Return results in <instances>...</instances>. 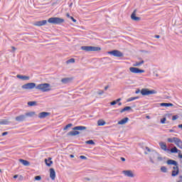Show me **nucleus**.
Returning a JSON list of instances; mask_svg holds the SVG:
<instances>
[{"label":"nucleus","mask_w":182,"mask_h":182,"mask_svg":"<svg viewBox=\"0 0 182 182\" xmlns=\"http://www.w3.org/2000/svg\"><path fill=\"white\" fill-rule=\"evenodd\" d=\"M36 89H37L38 90H41V92H50V90H51L50 84L49 83L39 84L37 86H36Z\"/></svg>","instance_id":"1"},{"label":"nucleus","mask_w":182,"mask_h":182,"mask_svg":"<svg viewBox=\"0 0 182 182\" xmlns=\"http://www.w3.org/2000/svg\"><path fill=\"white\" fill-rule=\"evenodd\" d=\"M48 22L49 23H53L54 25H60V23H63V22H65V19L59 17H51L48 18Z\"/></svg>","instance_id":"2"},{"label":"nucleus","mask_w":182,"mask_h":182,"mask_svg":"<svg viewBox=\"0 0 182 182\" xmlns=\"http://www.w3.org/2000/svg\"><path fill=\"white\" fill-rule=\"evenodd\" d=\"M81 49L82 50H85L86 52H97L99 50H102L100 47H95V46H82Z\"/></svg>","instance_id":"3"},{"label":"nucleus","mask_w":182,"mask_h":182,"mask_svg":"<svg viewBox=\"0 0 182 182\" xmlns=\"http://www.w3.org/2000/svg\"><path fill=\"white\" fill-rule=\"evenodd\" d=\"M157 93V91L152 90H149L147 88H143L141 90V94L142 95V96H149L150 95H156Z\"/></svg>","instance_id":"4"},{"label":"nucleus","mask_w":182,"mask_h":182,"mask_svg":"<svg viewBox=\"0 0 182 182\" xmlns=\"http://www.w3.org/2000/svg\"><path fill=\"white\" fill-rule=\"evenodd\" d=\"M109 55H112V56H115V58H123V53L119 51V50H113L112 51L108 52Z\"/></svg>","instance_id":"5"},{"label":"nucleus","mask_w":182,"mask_h":182,"mask_svg":"<svg viewBox=\"0 0 182 182\" xmlns=\"http://www.w3.org/2000/svg\"><path fill=\"white\" fill-rule=\"evenodd\" d=\"M21 87L22 89H25L26 90L34 89V87H36V84L35 82H28L27 84L23 85Z\"/></svg>","instance_id":"6"},{"label":"nucleus","mask_w":182,"mask_h":182,"mask_svg":"<svg viewBox=\"0 0 182 182\" xmlns=\"http://www.w3.org/2000/svg\"><path fill=\"white\" fill-rule=\"evenodd\" d=\"M130 72L132 73H144V70H140L138 68L131 67L129 68Z\"/></svg>","instance_id":"7"},{"label":"nucleus","mask_w":182,"mask_h":182,"mask_svg":"<svg viewBox=\"0 0 182 182\" xmlns=\"http://www.w3.org/2000/svg\"><path fill=\"white\" fill-rule=\"evenodd\" d=\"M46 23H48V21L43 20V21H36L33 25L34 26H45Z\"/></svg>","instance_id":"8"},{"label":"nucleus","mask_w":182,"mask_h":182,"mask_svg":"<svg viewBox=\"0 0 182 182\" xmlns=\"http://www.w3.org/2000/svg\"><path fill=\"white\" fill-rule=\"evenodd\" d=\"M159 146L161 150H164V151H170V149L167 148V144H166V142H163V141L159 142Z\"/></svg>","instance_id":"9"},{"label":"nucleus","mask_w":182,"mask_h":182,"mask_svg":"<svg viewBox=\"0 0 182 182\" xmlns=\"http://www.w3.org/2000/svg\"><path fill=\"white\" fill-rule=\"evenodd\" d=\"M73 80V77H65L61 79V82L63 85H68V83H70Z\"/></svg>","instance_id":"10"},{"label":"nucleus","mask_w":182,"mask_h":182,"mask_svg":"<svg viewBox=\"0 0 182 182\" xmlns=\"http://www.w3.org/2000/svg\"><path fill=\"white\" fill-rule=\"evenodd\" d=\"M48 116H50V112H43L38 114L39 119H45L46 117H48Z\"/></svg>","instance_id":"11"},{"label":"nucleus","mask_w":182,"mask_h":182,"mask_svg":"<svg viewBox=\"0 0 182 182\" xmlns=\"http://www.w3.org/2000/svg\"><path fill=\"white\" fill-rule=\"evenodd\" d=\"M50 178L51 180H55V178H56V172L53 168H50Z\"/></svg>","instance_id":"12"},{"label":"nucleus","mask_w":182,"mask_h":182,"mask_svg":"<svg viewBox=\"0 0 182 182\" xmlns=\"http://www.w3.org/2000/svg\"><path fill=\"white\" fill-rule=\"evenodd\" d=\"M25 120H26V115L25 114H21L16 117V122H25Z\"/></svg>","instance_id":"13"},{"label":"nucleus","mask_w":182,"mask_h":182,"mask_svg":"<svg viewBox=\"0 0 182 182\" xmlns=\"http://www.w3.org/2000/svg\"><path fill=\"white\" fill-rule=\"evenodd\" d=\"M166 164L168 166H175V167H178V164L177 163V161L173 160V159H169L166 161Z\"/></svg>","instance_id":"14"},{"label":"nucleus","mask_w":182,"mask_h":182,"mask_svg":"<svg viewBox=\"0 0 182 182\" xmlns=\"http://www.w3.org/2000/svg\"><path fill=\"white\" fill-rule=\"evenodd\" d=\"M175 144L176 146H177V147H178L179 149H181L182 150V141L181 139H180L179 138L175 139Z\"/></svg>","instance_id":"15"},{"label":"nucleus","mask_w":182,"mask_h":182,"mask_svg":"<svg viewBox=\"0 0 182 182\" xmlns=\"http://www.w3.org/2000/svg\"><path fill=\"white\" fill-rule=\"evenodd\" d=\"M123 174L126 176L127 177H134V174H133V172L132 171H123Z\"/></svg>","instance_id":"16"},{"label":"nucleus","mask_w":182,"mask_h":182,"mask_svg":"<svg viewBox=\"0 0 182 182\" xmlns=\"http://www.w3.org/2000/svg\"><path fill=\"white\" fill-rule=\"evenodd\" d=\"M173 170L172 171L171 176L172 177H176V176H177L179 172L178 166H173Z\"/></svg>","instance_id":"17"},{"label":"nucleus","mask_w":182,"mask_h":182,"mask_svg":"<svg viewBox=\"0 0 182 182\" xmlns=\"http://www.w3.org/2000/svg\"><path fill=\"white\" fill-rule=\"evenodd\" d=\"M136 10H134L133 11V13L131 15V18L132 19V21H140V17L136 16Z\"/></svg>","instance_id":"18"},{"label":"nucleus","mask_w":182,"mask_h":182,"mask_svg":"<svg viewBox=\"0 0 182 182\" xmlns=\"http://www.w3.org/2000/svg\"><path fill=\"white\" fill-rule=\"evenodd\" d=\"M20 163L22 164L23 166H31V162L26 161L25 159H19Z\"/></svg>","instance_id":"19"},{"label":"nucleus","mask_w":182,"mask_h":182,"mask_svg":"<svg viewBox=\"0 0 182 182\" xmlns=\"http://www.w3.org/2000/svg\"><path fill=\"white\" fill-rule=\"evenodd\" d=\"M52 158L49 157L48 159H45V162L46 166H48V167H50V166H52V164H53V161H51Z\"/></svg>","instance_id":"20"},{"label":"nucleus","mask_w":182,"mask_h":182,"mask_svg":"<svg viewBox=\"0 0 182 182\" xmlns=\"http://www.w3.org/2000/svg\"><path fill=\"white\" fill-rule=\"evenodd\" d=\"M16 77H18V79H21V80H29V76L26 75H17Z\"/></svg>","instance_id":"21"},{"label":"nucleus","mask_w":182,"mask_h":182,"mask_svg":"<svg viewBox=\"0 0 182 182\" xmlns=\"http://www.w3.org/2000/svg\"><path fill=\"white\" fill-rule=\"evenodd\" d=\"M77 134H80L79 131H71L68 133V136H77Z\"/></svg>","instance_id":"22"},{"label":"nucleus","mask_w":182,"mask_h":182,"mask_svg":"<svg viewBox=\"0 0 182 182\" xmlns=\"http://www.w3.org/2000/svg\"><path fill=\"white\" fill-rule=\"evenodd\" d=\"M129 122V118L128 117H125L122 119H121L120 121L118 122V124H126V123Z\"/></svg>","instance_id":"23"},{"label":"nucleus","mask_w":182,"mask_h":182,"mask_svg":"<svg viewBox=\"0 0 182 182\" xmlns=\"http://www.w3.org/2000/svg\"><path fill=\"white\" fill-rule=\"evenodd\" d=\"M169 151H171V153H179V154L181 153V151L178 150V149H177L176 146L171 149Z\"/></svg>","instance_id":"24"},{"label":"nucleus","mask_w":182,"mask_h":182,"mask_svg":"<svg viewBox=\"0 0 182 182\" xmlns=\"http://www.w3.org/2000/svg\"><path fill=\"white\" fill-rule=\"evenodd\" d=\"M160 106L164 107H170L173 106L172 103H166V102H162L160 104Z\"/></svg>","instance_id":"25"},{"label":"nucleus","mask_w":182,"mask_h":182,"mask_svg":"<svg viewBox=\"0 0 182 182\" xmlns=\"http://www.w3.org/2000/svg\"><path fill=\"white\" fill-rule=\"evenodd\" d=\"M86 127L83 126H77L74 128H73V130H86Z\"/></svg>","instance_id":"26"},{"label":"nucleus","mask_w":182,"mask_h":182,"mask_svg":"<svg viewBox=\"0 0 182 182\" xmlns=\"http://www.w3.org/2000/svg\"><path fill=\"white\" fill-rule=\"evenodd\" d=\"M26 118L27 117H33V116H35V112H30L25 114Z\"/></svg>","instance_id":"27"},{"label":"nucleus","mask_w":182,"mask_h":182,"mask_svg":"<svg viewBox=\"0 0 182 182\" xmlns=\"http://www.w3.org/2000/svg\"><path fill=\"white\" fill-rule=\"evenodd\" d=\"M127 110H132V107H125L121 109L120 113H124V112H127Z\"/></svg>","instance_id":"28"},{"label":"nucleus","mask_w":182,"mask_h":182,"mask_svg":"<svg viewBox=\"0 0 182 182\" xmlns=\"http://www.w3.org/2000/svg\"><path fill=\"white\" fill-rule=\"evenodd\" d=\"M97 124H98L99 126H105V124H106V122H105V121L102 120V119H99V120L97 121Z\"/></svg>","instance_id":"29"},{"label":"nucleus","mask_w":182,"mask_h":182,"mask_svg":"<svg viewBox=\"0 0 182 182\" xmlns=\"http://www.w3.org/2000/svg\"><path fill=\"white\" fill-rule=\"evenodd\" d=\"M137 99H139V97H132L127 100V102H133V100H137Z\"/></svg>","instance_id":"30"},{"label":"nucleus","mask_w":182,"mask_h":182,"mask_svg":"<svg viewBox=\"0 0 182 182\" xmlns=\"http://www.w3.org/2000/svg\"><path fill=\"white\" fill-rule=\"evenodd\" d=\"M176 139H177V137L168 138L167 141L168 143H176Z\"/></svg>","instance_id":"31"},{"label":"nucleus","mask_w":182,"mask_h":182,"mask_svg":"<svg viewBox=\"0 0 182 182\" xmlns=\"http://www.w3.org/2000/svg\"><path fill=\"white\" fill-rule=\"evenodd\" d=\"M67 18H68L69 19H71V21H73V22H76V19H75V18H73V16H70V14H66Z\"/></svg>","instance_id":"32"},{"label":"nucleus","mask_w":182,"mask_h":182,"mask_svg":"<svg viewBox=\"0 0 182 182\" xmlns=\"http://www.w3.org/2000/svg\"><path fill=\"white\" fill-rule=\"evenodd\" d=\"M144 63V60H141L140 62H136L134 64V66H141V65H143Z\"/></svg>","instance_id":"33"},{"label":"nucleus","mask_w":182,"mask_h":182,"mask_svg":"<svg viewBox=\"0 0 182 182\" xmlns=\"http://www.w3.org/2000/svg\"><path fill=\"white\" fill-rule=\"evenodd\" d=\"M28 106H36V102L35 101H31L28 102Z\"/></svg>","instance_id":"34"},{"label":"nucleus","mask_w":182,"mask_h":182,"mask_svg":"<svg viewBox=\"0 0 182 182\" xmlns=\"http://www.w3.org/2000/svg\"><path fill=\"white\" fill-rule=\"evenodd\" d=\"M161 171L162 173H167V167H166V166H161Z\"/></svg>","instance_id":"35"},{"label":"nucleus","mask_w":182,"mask_h":182,"mask_svg":"<svg viewBox=\"0 0 182 182\" xmlns=\"http://www.w3.org/2000/svg\"><path fill=\"white\" fill-rule=\"evenodd\" d=\"M0 124H9V122L6 119H3L2 121H0Z\"/></svg>","instance_id":"36"},{"label":"nucleus","mask_w":182,"mask_h":182,"mask_svg":"<svg viewBox=\"0 0 182 182\" xmlns=\"http://www.w3.org/2000/svg\"><path fill=\"white\" fill-rule=\"evenodd\" d=\"M66 63H75V58H70L68 60L66 61Z\"/></svg>","instance_id":"37"},{"label":"nucleus","mask_w":182,"mask_h":182,"mask_svg":"<svg viewBox=\"0 0 182 182\" xmlns=\"http://www.w3.org/2000/svg\"><path fill=\"white\" fill-rule=\"evenodd\" d=\"M73 126V124H67L64 128L63 130H68V129H69V127H72Z\"/></svg>","instance_id":"38"},{"label":"nucleus","mask_w":182,"mask_h":182,"mask_svg":"<svg viewBox=\"0 0 182 182\" xmlns=\"http://www.w3.org/2000/svg\"><path fill=\"white\" fill-rule=\"evenodd\" d=\"M86 144H91V145H93V144H95V141H93V140H88V141H86Z\"/></svg>","instance_id":"39"},{"label":"nucleus","mask_w":182,"mask_h":182,"mask_svg":"<svg viewBox=\"0 0 182 182\" xmlns=\"http://www.w3.org/2000/svg\"><path fill=\"white\" fill-rule=\"evenodd\" d=\"M35 180H36V181H39L42 180V177H41V176H36L35 177Z\"/></svg>","instance_id":"40"},{"label":"nucleus","mask_w":182,"mask_h":182,"mask_svg":"<svg viewBox=\"0 0 182 182\" xmlns=\"http://www.w3.org/2000/svg\"><path fill=\"white\" fill-rule=\"evenodd\" d=\"M174 129H177V127H173L172 129H169V133H176V130Z\"/></svg>","instance_id":"41"},{"label":"nucleus","mask_w":182,"mask_h":182,"mask_svg":"<svg viewBox=\"0 0 182 182\" xmlns=\"http://www.w3.org/2000/svg\"><path fill=\"white\" fill-rule=\"evenodd\" d=\"M167 120V119L166 117H164L161 119V123L162 124H164V123H166V121Z\"/></svg>","instance_id":"42"},{"label":"nucleus","mask_w":182,"mask_h":182,"mask_svg":"<svg viewBox=\"0 0 182 182\" xmlns=\"http://www.w3.org/2000/svg\"><path fill=\"white\" fill-rule=\"evenodd\" d=\"M111 106H114V105H117V102L116 100H114L110 102Z\"/></svg>","instance_id":"43"},{"label":"nucleus","mask_w":182,"mask_h":182,"mask_svg":"<svg viewBox=\"0 0 182 182\" xmlns=\"http://www.w3.org/2000/svg\"><path fill=\"white\" fill-rule=\"evenodd\" d=\"M177 119H178V115H173L172 117V120H177Z\"/></svg>","instance_id":"44"},{"label":"nucleus","mask_w":182,"mask_h":182,"mask_svg":"<svg viewBox=\"0 0 182 182\" xmlns=\"http://www.w3.org/2000/svg\"><path fill=\"white\" fill-rule=\"evenodd\" d=\"M103 93H105V92L103 90H100L97 92V95H103Z\"/></svg>","instance_id":"45"},{"label":"nucleus","mask_w":182,"mask_h":182,"mask_svg":"<svg viewBox=\"0 0 182 182\" xmlns=\"http://www.w3.org/2000/svg\"><path fill=\"white\" fill-rule=\"evenodd\" d=\"M178 178L179 180L177 181L176 182H182V176H179Z\"/></svg>","instance_id":"46"},{"label":"nucleus","mask_w":182,"mask_h":182,"mask_svg":"<svg viewBox=\"0 0 182 182\" xmlns=\"http://www.w3.org/2000/svg\"><path fill=\"white\" fill-rule=\"evenodd\" d=\"M80 158H81L82 160H86V159H87L86 156H80Z\"/></svg>","instance_id":"47"},{"label":"nucleus","mask_w":182,"mask_h":182,"mask_svg":"<svg viewBox=\"0 0 182 182\" xmlns=\"http://www.w3.org/2000/svg\"><path fill=\"white\" fill-rule=\"evenodd\" d=\"M6 134H8V132H3L1 136H6Z\"/></svg>","instance_id":"48"},{"label":"nucleus","mask_w":182,"mask_h":182,"mask_svg":"<svg viewBox=\"0 0 182 182\" xmlns=\"http://www.w3.org/2000/svg\"><path fill=\"white\" fill-rule=\"evenodd\" d=\"M146 150H147V151H149V153H150V151H151L150 148H149L148 146L146 147Z\"/></svg>","instance_id":"49"},{"label":"nucleus","mask_w":182,"mask_h":182,"mask_svg":"<svg viewBox=\"0 0 182 182\" xmlns=\"http://www.w3.org/2000/svg\"><path fill=\"white\" fill-rule=\"evenodd\" d=\"M120 100H122V98H118L117 100H115V102H117V103H119Z\"/></svg>","instance_id":"50"},{"label":"nucleus","mask_w":182,"mask_h":182,"mask_svg":"<svg viewBox=\"0 0 182 182\" xmlns=\"http://www.w3.org/2000/svg\"><path fill=\"white\" fill-rule=\"evenodd\" d=\"M158 160H159L160 161H161V160H163V158L161 156H159L158 157Z\"/></svg>","instance_id":"51"},{"label":"nucleus","mask_w":182,"mask_h":182,"mask_svg":"<svg viewBox=\"0 0 182 182\" xmlns=\"http://www.w3.org/2000/svg\"><path fill=\"white\" fill-rule=\"evenodd\" d=\"M121 160H122V161H126V159H124L123 157H121Z\"/></svg>","instance_id":"52"},{"label":"nucleus","mask_w":182,"mask_h":182,"mask_svg":"<svg viewBox=\"0 0 182 182\" xmlns=\"http://www.w3.org/2000/svg\"><path fill=\"white\" fill-rule=\"evenodd\" d=\"M135 93H136V95H138V93H140V90H137L135 92Z\"/></svg>","instance_id":"53"},{"label":"nucleus","mask_w":182,"mask_h":182,"mask_svg":"<svg viewBox=\"0 0 182 182\" xmlns=\"http://www.w3.org/2000/svg\"><path fill=\"white\" fill-rule=\"evenodd\" d=\"M155 38H156V39H159V38H160V36L159 35H156Z\"/></svg>","instance_id":"54"},{"label":"nucleus","mask_w":182,"mask_h":182,"mask_svg":"<svg viewBox=\"0 0 182 182\" xmlns=\"http://www.w3.org/2000/svg\"><path fill=\"white\" fill-rule=\"evenodd\" d=\"M85 180H86L87 181H90V178H85Z\"/></svg>","instance_id":"55"},{"label":"nucleus","mask_w":182,"mask_h":182,"mask_svg":"<svg viewBox=\"0 0 182 182\" xmlns=\"http://www.w3.org/2000/svg\"><path fill=\"white\" fill-rule=\"evenodd\" d=\"M178 127L179 129H182V124H181L178 125Z\"/></svg>","instance_id":"56"},{"label":"nucleus","mask_w":182,"mask_h":182,"mask_svg":"<svg viewBox=\"0 0 182 182\" xmlns=\"http://www.w3.org/2000/svg\"><path fill=\"white\" fill-rule=\"evenodd\" d=\"M107 89H109V85H107L106 87H105V90H107Z\"/></svg>","instance_id":"57"},{"label":"nucleus","mask_w":182,"mask_h":182,"mask_svg":"<svg viewBox=\"0 0 182 182\" xmlns=\"http://www.w3.org/2000/svg\"><path fill=\"white\" fill-rule=\"evenodd\" d=\"M70 157L71 159H73V157H75V155L71 154V155H70Z\"/></svg>","instance_id":"58"},{"label":"nucleus","mask_w":182,"mask_h":182,"mask_svg":"<svg viewBox=\"0 0 182 182\" xmlns=\"http://www.w3.org/2000/svg\"><path fill=\"white\" fill-rule=\"evenodd\" d=\"M178 157H179V159H182V154H178Z\"/></svg>","instance_id":"59"},{"label":"nucleus","mask_w":182,"mask_h":182,"mask_svg":"<svg viewBox=\"0 0 182 182\" xmlns=\"http://www.w3.org/2000/svg\"><path fill=\"white\" fill-rule=\"evenodd\" d=\"M14 178H18V175H15V176H14Z\"/></svg>","instance_id":"60"},{"label":"nucleus","mask_w":182,"mask_h":182,"mask_svg":"<svg viewBox=\"0 0 182 182\" xmlns=\"http://www.w3.org/2000/svg\"><path fill=\"white\" fill-rule=\"evenodd\" d=\"M118 106H122V102H119Z\"/></svg>","instance_id":"61"},{"label":"nucleus","mask_w":182,"mask_h":182,"mask_svg":"<svg viewBox=\"0 0 182 182\" xmlns=\"http://www.w3.org/2000/svg\"><path fill=\"white\" fill-rule=\"evenodd\" d=\"M14 50H15L16 48L15 47H11Z\"/></svg>","instance_id":"62"},{"label":"nucleus","mask_w":182,"mask_h":182,"mask_svg":"<svg viewBox=\"0 0 182 182\" xmlns=\"http://www.w3.org/2000/svg\"><path fill=\"white\" fill-rule=\"evenodd\" d=\"M72 5H73V3H71V4H70V6H72Z\"/></svg>","instance_id":"63"},{"label":"nucleus","mask_w":182,"mask_h":182,"mask_svg":"<svg viewBox=\"0 0 182 182\" xmlns=\"http://www.w3.org/2000/svg\"><path fill=\"white\" fill-rule=\"evenodd\" d=\"M151 163H154V161L153 160H151Z\"/></svg>","instance_id":"64"}]
</instances>
